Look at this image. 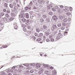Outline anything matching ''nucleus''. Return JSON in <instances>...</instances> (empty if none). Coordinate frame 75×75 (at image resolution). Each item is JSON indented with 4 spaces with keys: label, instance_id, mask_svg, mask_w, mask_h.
<instances>
[{
    "label": "nucleus",
    "instance_id": "nucleus-34",
    "mask_svg": "<svg viewBox=\"0 0 75 75\" xmlns=\"http://www.w3.org/2000/svg\"><path fill=\"white\" fill-rule=\"evenodd\" d=\"M57 74V71H52V74L53 75H55Z\"/></svg>",
    "mask_w": 75,
    "mask_h": 75
},
{
    "label": "nucleus",
    "instance_id": "nucleus-50",
    "mask_svg": "<svg viewBox=\"0 0 75 75\" xmlns=\"http://www.w3.org/2000/svg\"><path fill=\"white\" fill-rule=\"evenodd\" d=\"M46 42H50V39L48 38H47L46 39Z\"/></svg>",
    "mask_w": 75,
    "mask_h": 75
},
{
    "label": "nucleus",
    "instance_id": "nucleus-15",
    "mask_svg": "<svg viewBox=\"0 0 75 75\" xmlns=\"http://www.w3.org/2000/svg\"><path fill=\"white\" fill-rule=\"evenodd\" d=\"M4 7L6 8H8V4H7V3H5L4 4Z\"/></svg>",
    "mask_w": 75,
    "mask_h": 75
},
{
    "label": "nucleus",
    "instance_id": "nucleus-53",
    "mask_svg": "<svg viewBox=\"0 0 75 75\" xmlns=\"http://www.w3.org/2000/svg\"><path fill=\"white\" fill-rule=\"evenodd\" d=\"M34 70L32 69L30 71V73H31V74H33V72H34Z\"/></svg>",
    "mask_w": 75,
    "mask_h": 75
},
{
    "label": "nucleus",
    "instance_id": "nucleus-56",
    "mask_svg": "<svg viewBox=\"0 0 75 75\" xmlns=\"http://www.w3.org/2000/svg\"><path fill=\"white\" fill-rule=\"evenodd\" d=\"M11 72L10 69H9L7 71V73H9V72Z\"/></svg>",
    "mask_w": 75,
    "mask_h": 75
},
{
    "label": "nucleus",
    "instance_id": "nucleus-21",
    "mask_svg": "<svg viewBox=\"0 0 75 75\" xmlns=\"http://www.w3.org/2000/svg\"><path fill=\"white\" fill-rule=\"evenodd\" d=\"M14 9L15 10H18V8L17 6H15L14 7Z\"/></svg>",
    "mask_w": 75,
    "mask_h": 75
},
{
    "label": "nucleus",
    "instance_id": "nucleus-23",
    "mask_svg": "<svg viewBox=\"0 0 75 75\" xmlns=\"http://www.w3.org/2000/svg\"><path fill=\"white\" fill-rule=\"evenodd\" d=\"M11 16L12 17H15L16 16V15L14 13H11Z\"/></svg>",
    "mask_w": 75,
    "mask_h": 75
},
{
    "label": "nucleus",
    "instance_id": "nucleus-35",
    "mask_svg": "<svg viewBox=\"0 0 75 75\" xmlns=\"http://www.w3.org/2000/svg\"><path fill=\"white\" fill-rule=\"evenodd\" d=\"M67 24L65 23H62V26H63V27H65V26H67Z\"/></svg>",
    "mask_w": 75,
    "mask_h": 75
},
{
    "label": "nucleus",
    "instance_id": "nucleus-31",
    "mask_svg": "<svg viewBox=\"0 0 75 75\" xmlns=\"http://www.w3.org/2000/svg\"><path fill=\"white\" fill-rule=\"evenodd\" d=\"M67 18H65L63 20V22H64V23H66V22H67Z\"/></svg>",
    "mask_w": 75,
    "mask_h": 75
},
{
    "label": "nucleus",
    "instance_id": "nucleus-16",
    "mask_svg": "<svg viewBox=\"0 0 75 75\" xmlns=\"http://www.w3.org/2000/svg\"><path fill=\"white\" fill-rule=\"evenodd\" d=\"M59 37H61V38H62V37H64V35H63L61 33H59Z\"/></svg>",
    "mask_w": 75,
    "mask_h": 75
},
{
    "label": "nucleus",
    "instance_id": "nucleus-6",
    "mask_svg": "<svg viewBox=\"0 0 75 75\" xmlns=\"http://www.w3.org/2000/svg\"><path fill=\"white\" fill-rule=\"evenodd\" d=\"M55 9H56L57 11H61V9H59V8L58 7V6H55L54 7Z\"/></svg>",
    "mask_w": 75,
    "mask_h": 75
},
{
    "label": "nucleus",
    "instance_id": "nucleus-58",
    "mask_svg": "<svg viewBox=\"0 0 75 75\" xmlns=\"http://www.w3.org/2000/svg\"><path fill=\"white\" fill-rule=\"evenodd\" d=\"M66 31H69V28H67V27H66Z\"/></svg>",
    "mask_w": 75,
    "mask_h": 75
},
{
    "label": "nucleus",
    "instance_id": "nucleus-40",
    "mask_svg": "<svg viewBox=\"0 0 75 75\" xmlns=\"http://www.w3.org/2000/svg\"><path fill=\"white\" fill-rule=\"evenodd\" d=\"M32 38L33 40H36V38H36V37H35L34 36H33Z\"/></svg>",
    "mask_w": 75,
    "mask_h": 75
},
{
    "label": "nucleus",
    "instance_id": "nucleus-63",
    "mask_svg": "<svg viewBox=\"0 0 75 75\" xmlns=\"http://www.w3.org/2000/svg\"><path fill=\"white\" fill-rule=\"evenodd\" d=\"M50 40L51 41H52V42H53V41H54V39L52 38V39H51Z\"/></svg>",
    "mask_w": 75,
    "mask_h": 75
},
{
    "label": "nucleus",
    "instance_id": "nucleus-32",
    "mask_svg": "<svg viewBox=\"0 0 75 75\" xmlns=\"http://www.w3.org/2000/svg\"><path fill=\"white\" fill-rule=\"evenodd\" d=\"M61 23H59L57 24V25L59 27H60L61 26Z\"/></svg>",
    "mask_w": 75,
    "mask_h": 75
},
{
    "label": "nucleus",
    "instance_id": "nucleus-62",
    "mask_svg": "<svg viewBox=\"0 0 75 75\" xmlns=\"http://www.w3.org/2000/svg\"><path fill=\"white\" fill-rule=\"evenodd\" d=\"M61 29L62 30H65V26H62Z\"/></svg>",
    "mask_w": 75,
    "mask_h": 75
},
{
    "label": "nucleus",
    "instance_id": "nucleus-5",
    "mask_svg": "<svg viewBox=\"0 0 75 75\" xmlns=\"http://www.w3.org/2000/svg\"><path fill=\"white\" fill-rule=\"evenodd\" d=\"M52 18L54 21H57L58 20V16L54 15L52 17Z\"/></svg>",
    "mask_w": 75,
    "mask_h": 75
},
{
    "label": "nucleus",
    "instance_id": "nucleus-52",
    "mask_svg": "<svg viewBox=\"0 0 75 75\" xmlns=\"http://www.w3.org/2000/svg\"><path fill=\"white\" fill-rule=\"evenodd\" d=\"M27 28L28 30H31V26H28Z\"/></svg>",
    "mask_w": 75,
    "mask_h": 75
},
{
    "label": "nucleus",
    "instance_id": "nucleus-29",
    "mask_svg": "<svg viewBox=\"0 0 75 75\" xmlns=\"http://www.w3.org/2000/svg\"><path fill=\"white\" fill-rule=\"evenodd\" d=\"M46 21L48 23H50V19L49 18H47Z\"/></svg>",
    "mask_w": 75,
    "mask_h": 75
},
{
    "label": "nucleus",
    "instance_id": "nucleus-46",
    "mask_svg": "<svg viewBox=\"0 0 75 75\" xmlns=\"http://www.w3.org/2000/svg\"><path fill=\"white\" fill-rule=\"evenodd\" d=\"M25 10L26 11H27V10H28L29 9L27 7H25Z\"/></svg>",
    "mask_w": 75,
    "mask_h": 75
},
{
    "label": "nucleus",
    "instance_id": "nucleus-36",
    "mask_svg": "<svg viewBox=\"0 0 75 75\" xmlns=\"http://www.w3.org/2000/svg\"><path fill=\"white\" fill-rule=\"evenodd\" d=\"M34 35L35 36V37H38V33H36V32H35L34 33Z\"/></svg>",
    "mask_w": 75,
    "mask_h": 75
},
{
    "label": "nucleus",
    "instance_id": "nucleus-55",
    "mask_svg": "<svg viewBox=\"0 0 75 75\" xmlns=\"http://www.w3.org/2000/svg\"><path fill=\"white\" fill-rule=\"evenodd\" d=\"M3 12H4L5 13L6 12L7 10H6V8H4L3 9Z\"/></svg>",
    "mask_w": 75,
    "mask_h": 75
},
{
    "label": "nucleus",
    "instance_id": "nucleus-7",
    "mask_svg": "<svg viewBox=\"0 0 75 75\" xmlns=\"http://www.w3.org/2000/svg\"><path fill=\"white\" fill-rule=\"evenodd\" d=\"M38 3L42 4H44V1L42 0H38Z\"/></svg>",
    "mask_w": 75,
    "mask_h": 75
},
{
    "label": "nucleus",
    "instance_id": "nucleus-64",
    "mask_svg": "<svg viewBox=\"0 0 75 75\" xmlns=\"http://www.w3.org/2000/svg\"><path fill=\"white\" fill-rule=\"evenodd\" d=\"M69 10L71 11H72V7H70L69 8Z\"/></svg>",
    "mask_w": 75,
    "mask_h": 75
},
{
    "label": "nucleus",
    "instance_id": "nucleus-8",
    "mask_svg": "<svg viewBox=\"0 0 75 75\" xmlns=\"http://www.w3.org/2000/svg\"><path fill=\"white\" fill-rule=\"evenodd\" d=\"M57 16L58 18L60 20H62V19H63V17H62V16L59 14H58Z\"/></svg>",
    "mask_w": 75,
    "mask_h": 75
},
{
    "label": "nucleus",
    "instance_id": "nucleus-18",
    "mask_svg": "<svg viewBox=\"0 0 75 75\" xmlns=\"http://www.w3.org/2000/svg\"><path fill=\"white\" fill-rule=\"evenodd\" d=\"M8 47V46H7V45H4L2 47H0V49H3V48H7V47Z\"/></svg>",
    "mask_w": 75,
    "mask_h": 75
},
{
    "label": "nucleus",
    "instance_id": "nucleus-20",
    "mask_svg": "<svg viewBox=\"0 0 75 75\" xmlns=\"http://www.w3.org/2000/svg\"><path fill=\"white\" fill-rule=\"evenodd\" d=\"M35 65L37 68H40V64L38 63L36 64Z\"/></svg>",
    "mask_w": 75,
    "mask_h": 75
},
{
    "label": "nucleus",
    "instance_id": "nucleus-3",
    "mask_svg": "<svg viewBox=\"0 0 75 75\" xmlns=\"http://www.w3.org/2000/svg\"><path fill=\"white\" fill-rule=\"evenodd\" d=\"M18 16V19H19V20H21L22 21V22H23V23H24V22H25V21H26V19L24 18V17H21V15H19Z\"/></svg>",
    "mask_w": 75,
    "mask_h": 75
},
{
    "label": "nucleus",
    "instance_id": "nucleus-49",
    "mask_svg": "<svg viewBox=\"0 0 75 75\" xmlns=\"http://www.w3.org/2000/svg\"><path fill=\"white\" fill-rule=\"evenodd\" d=\"M6 73L4 72V71L2 72L1 73V75H6Z\"/></svg>",
    "mask_w": 75,
    "mask_h": 75
},
{
    "label": "nucleus",
    "instance_id": "nucleus-13",
    "mask_svg": "<svg viewBox=\"0 0 75 75\" xmlns=\"http://www.w3.org/2000/svg\"><path fill=\"white\" fill-rule=\"evenodd\" d=\"M4 24V21L2 20H0V25H3Z\"/></svg>",
    "mask_w": 75,
    "mask_h": 75
},
{
    "label": "nucleus",
    "instance_id": "nucleus-2",
    "mask_svg": "<svg viewBox=\"0 0 75 75\" xmlns=\"http://www.w3.org/2000/svg\"><path fill=\"white\" fill-rule=\"evenodd\" d=\"M20 15L22 18L25 17L26 18H29V14L28 13H21Z\"/></svg>",
    "mask_w": 75,
    "mask_h": 75
},
{
    "label": "nucleus",
    "instance_id": "nucleus-11",
    "mask_svg": "<svg viewBox=\"0 0 75 75\" xmlns=\"http://www.w3.org/2000/svg\"><path fill=\"white\" fill-rule=\"evenodd\" d=\"M24 74L25 75H28L30 74V71H26L24 72Z\"/></svg>",
    "mask_w": 75,
    "mask_h": 75
},
{
    "label": "nucleus",
    "instance_id": "nucleus-26",
    "mask_svg": "<svg viewBox=\"0 0 75 75\" xmlns=\"http://www.w3.org/2000/svg\"><path fill=\"white\" fill-rule=\"evenodd\" d=\"M18 67V65H17V66H15L13 67L11 69H13V70H14L15 69V68L16 67Z\"/></svg>",
    "mask_w": 75,
    "mask_h": 75
},
{
    "label": "nucleus",
    "instance_id": "nucleus-33",
    "mask_svg": "<svg viewBox=\"0 0 75 75\" xmlns=\"http://www.w3.org/2000/svg\"><path fill=\"white\" fill-rule=\"evenodd\" d=\"M0 14L1 16H2V17H3V16H4L5 13H4L3 12H1L0 13Z\"/></svg>",
    "mask_w": 75,
    "mask_h": 75
},
{
    "label": "nucleus",
    "instance_id": "nucleus-19",
    "mask_svg": "<svg viewBox=\"0 0 75 75\" xmlns=\"http://www.w3.org/2000/svg\"><path fill=\"white\" fill-rule=\"evenodd\" d=\"M5 16L7 18H8L10 16V14L8 13H6L5 14Z\"/></svg>",
    "mask_w": 75,
    "mask_h": 75
},
{
    "label": "nucleus",
    "instance_id": "nucleus-9",
    "mask_svg": "<svg viewBox=\"0 0 75 75\" xmlns=\"http://www.w3.org/2000/svg\"><path fill=\"white\" fill-rule=\"evenodd\" d=\"M3 19L4 20V21L5 23H9V22H10L9 21H8V19L7 20V18H3Z\"/></svg>",
    "mask_w": 75,
    "mask_h": 75
},
{
    "label": "nucleus",
    "instance_id": "nucleus-12",
    "mask_svg": "<svg viewBox=\"0 0 75 75\" xmlns=\"http://www.w3.org/2000/svg\"><path fill=\"white\" fill-rule=\"evenodd\" d=\"M43 32L45 33V35L46 36H48L50 35V33L48 32H45V30L43 31Z\"/></svg>",
    "mask_w": 75,
    "mask_h": 75
},
{
    "label": "nucleus",
    "instance_id": "nucleus-37",
    "mask_svg": "<svg viewBox=\"0 0 75 75\" xmlns=\"http://www.w3.org/2000/svg\"><path fill=\"white\" fill-rule=\"evenodd\" d=\"M9 6L10 8H13V5L12 4H10Z\"/></svg>",
    "mask_w": 75,
    "mask_h": 75
},
{
    "label": "nucleus",
    "instance_id": "nucleus-22",
    "mask_svg": "<svg viewBox=\"0 0 75 75\" xmlns=\"http://www.w3.org/2000/svg\"><path fill=\"white\" fill-rule=\"evenodd\" d=\"M48 14L50 16H52V14H53V12H52V11H50L48 13Z\"/></svg>",
    "mask_w": 75,
    "mask_h": 75
},
{
    "label": "nucleus",
    "instance_id": "nucleus-57",
    "mask_svg": "<svg viewBox=\"0 0 75 75\" xmlns=\"http://www.w3.org/2000/svg\"><path fill=\"white\" fill-rule=\"evenodd\" d=\"M28 8V9H29V10H31V6H28V7H27Z\"/></svg>",
    "mask_w": 75,
    "mask_h": 75
},
{
    "label": "nucleus",
    "instance_id": "nucleus-28",
    "mask_svg": "<svg viewBox=\"0 0 75 75\" xmlns=\"http://www.w3.org/2000/svg\"><path fill=\"white\" fill-rule=\"evenodd\" d=\"M36 32H37V33H40V29L38 28H36Z\"/></svg>",
    "mask_w": 75,
    "mask_h": 75
},
{
    "label": "nucleus",
    "instance_id": "nucleus-39",
    "mask_svg": "<svg viewBox=\"0 0 75 75\" xmlns=\"http://www.w3.org/2000/svg\"><path fill=\"white\" fill-rule=\"evenodd\" d=\"M14 28L15 29V30H17L18 29V27H17V26L15 25L14 26Z\"/></svg>",
    "mask_w": 75,
    "mask_h": 75
},
{
    "label": "nucleus",
    "instance_id": "nucleus-60",
    "mask_svg": "<svg viewBox=\"0 0 75 75\" xmlns=\"http://www.w3.org/2000/svg\"><path fill=\"white\" fill-rule=\"evenodd\" d=\"M39 35H40L41 37H43L44 34L42 33H40L39 34Z\"/></svg>",
    "mask_w": 75,
    "mask_h": 75
},
{
    "label": "nucleus",
    "instance_id": "nucleus-48",
    "mask_svg": "<svg viewBox=\"0 0 75 75\" xmlns=\"http://www.w3.org/2000/svg\"><path fill=\"white\" fill-rule=\"evenodd\" d=\"M41 39L40 38H38L37 39H36V41L38 42L40 41H41Z\"/></svg>",
    "mask_w": 75,
    "mask_h": 75
},
{
    "label": "nucleus",
    "instance_id": "nucleus-41",
    "mask_svg": "<svg viewBox=\"0 0 75 75\" xmlns=\"http://www.w3.org/2000/svg\"><path fill=\"white\" fill-rule=\"evenodd\" d=\"M23 30L24 32H27V29L25 28H23Z\"/></svg>",
    "mask_w": 75,
    "mask_h": 75
},
{
    "label": "nucleus",
    "instance_id": "nucleus-61",
    "mask_svg": "<svg viewBox=\"0 0 75 75\" xmlns=\"http://www.w3.org/2000/svg\"><path fill=\"white\" fill-rule=\"evenodd\" d=\"M17 25V23L16 22H14L13 23V25L14 26H15V25Z\"/></svg>",
    "mask_w": 75,
    "mask_h": 75
},
{
    "label": "nucleus",
    "instance_id": "nucleus-59",
    "mask_svg": "<svg viewBox=\"0 0 75 75\" xmlns=\"http://www.w3.org/2000/svg\"><path fill=\"white\" fill-rule=\"evenodd\" d=\"M11 72L12 73V74L14 72V70L12 69H10Z\"/></svg>",
    "mask_w": 75,
    "mask_h": 75
},
{
    "label": "nucleus",
    "instance_id": "nucleus-10",
    "mask_svg": "<svg viewBox=\"0 0 75 75\" xmlns=\"http://www.w3.org/2000/svg\"><path fill=\"white\" fill-rule=\"evenodd\" d=\"M43 72H44L45 74H46V75H47L49 73V71H48L47 70H45L44 71H42L41 73L42 74V73H43Z\"/></svg>",
    "mask_w": 75,
    "mask_h": 75
},
{
    "label": "nucleus",
    "instance_id": "nucleus-4",
    "mask_svg": "<svg viewBox=\"0 0 75 75\" xmlns=\"http://www.w3.org/2000/svg\"><path fill=\"white\" fill-rule=\"evenodd\" d=\"M43 66L44 68H48L51 69H53V67H52L51 66L48 65V64H43Z\"/></svg>",
    "mask_w": 75,
    "mask_h": 75
},
{
    "label": "nucleus",
    "instance_id": "nucleus-43",
    "mask_svg": "<svg viewBox=\"0 0 75 75\" xmlns=\"http://www.w3.org/2000/svg\"><path fill=\"white\" fill-rule=\"evenodd\" d=\"M39 7L40 8H42L43 7V4H40L39 5Z\"/></svg>",
    "mask_w": 75,
    "mask_h": 75
},
{
    "label": "nucleus",
    "instance_id": "nucleus-51",
    "mask_svg": "<svg viewBox=\"0 0 75 75\" xmlns=\"http://www.w3.org/2000/svg\"><path fill=\"white\" fill-rule=\"evenodd\" d=\"M19 68H23V66L21 65H20L19 66Z\"/></svg>",
    "mask_w": 75,
    "mask_h": 75
},
{
    "label": "nucleus",
    "instance_id": "nucleus-42",
    "mask_svg": "<svg viewBox=\"0 0 75 75\" xmlns=\"http://www.w3.org/2000/svg\"><path fill=\"white\" fill-rule=\"evenodd\" d=\"M53 38V36L52 35H50L49 36V38H50V39H51Z\"/></svg>",
    "mask_w": 75,
    "mask_h": 75
},
{
    "label": "nucleus",
    "instance_id": "nucleus-24",
    "mask_svg": "<svg viewBox=\"0 0 75 75\" xmlns=\"http://www.w3.org/2000/svg\"><path fill=\"white\" fill-rule=\"evenodd\" d=\"M40 23H43V22H44V19L43 18H41L40 19Z\"/></svg>",
    "mask_w": 75,
    "mask_h": 75
},
{
    "label": "nucleus",
    "instance_id": "nucleus-47",
    "mask_svg": "<svg viewBox=\"0 0 75 75\" xmlns=\"http://www.w3.org/2000/svg\"><path fill=\"white\" fill-rule=\"evenodd\" d=\"M42 17L43 18H47V16L45 15H44L42 16Z\"/></svg>",
    "mask_w": 75,
    "mask_h": 75
},
{
    "label": "nucleus",
    "instance_id": "nucleus-54",
    "mask_svg": "<svg viewBox=\"0 0 75 75\" xmlns=\"http://www.w3.org/2000/svg\"><path fill=\"white\" fill-rule=\"evenodd\" d=\"M66 14H67V16H70V15H71V13L68 12H67L66 13Z\"/></svg>",
    "mask_w": 75,
    "mask_h": 75
},
{
    "label": "nucleus",
    "instance_id": "nucleus-25",
    "mask_svg": "<svg viewBox=\"0 0 75 75\" xmlns=\"http://www.w3.org/2000/svg\"><path fill=\"white\" fill-rule=\"evenodd\" d=\"M47 26L46 25H43V28L44 30H47Z\"/></svg>",
    "mask_w": 75,
    "mask_h": 75
},
{
    "label": "nucleus",
    "instance_id": "nucleus-30",
    "mask_svg": "<svg viewBox=\"0 0 75 75\" xmlns=\"http://www.w3.org/2000/svg\"><path fill=\"white\" fill-rule=\"evenodd\" d=\"M67 26H66L67 27V28H68L70 27V25L71 24V23H67Z\"/></svg>",
    "mask_w": 75,
    "mask_h": 75
},
{
    "label": "nucleus",
    "instance_id": "nucleus-44",
    "mask_svg": "<svg viewBox=\"0 0 75 75\" xmlns=\"http://www.w3.org/2000/svg\"><path fill=\"white\" fill-rule=\"evenodd\" d=\"M52 11H57L56 9H55V8H52Z\"/></svg>",
    "mask_w": 75,
    "mask_h": 75
},
{
    "label": "nucleus",
    "instance_id": "nucleus-45",
    "mask_svg": "<svg viewBox=\"0 0 75 75\" xmlns=\"http://www.w3.org/2000/svg\"><path fill=\"white\" fill-rule=\"evenodd\" d=\"M56 29H55V28H53V27L52 28H51V30H52V31H55V30Z\"/></svg>",
    "mask_w": 75,
    "mask_h": 75
},
{
    "label": "nucleus",
    "instance_id": "nucleus-14",
    "mask_svg": "<svg viewBox=\"0 0 75 75\" xmlns=\"http://www.w3.org/2000/svg\"><path fill=\"white\" fill-rule=\"evenodd\" d=\"M14 19V18H13V17H11L8 20V21L10 22V21H11L13 20Z\"/></svg>",
    "mask_w": 75,
    "mask_h": 75
},
{
    "label": "nucleus",
    "instance_id": "nucleus-27",
    "mask_svg": "<svg viewBox=\"0 0 75 75\" xmlns=\"http://www.w3.org/2000/svg\"><path fill=\"white\" fill-rule=\"evenodd\" d=\"M52 27L53 28H54L55 29H57V25H56V24H54L53 25Z\"/></svg>",
    "mask_w": 75,
    "mask_h": 75
},
{
    "label": "nucleus",
    "instance_id": "nucleus-1",
    "mask_svg": "<svg viewBox=\"0 0 75 75\" xmlns=\"http://www.w3.org/2000/svg\"><path fill=\"white\" fill-rule=\"evenodd\" d=\"M46 2L47 5L46 6L47 7H45V8H47V10H50V9H51V7H52V4H49V1L47 0L46 1Z\"/></svg>",
    "mask_w": 75,
    "mask_h": 75
},
{
    "label": "nucleus",
    "instance_id": "nucleus-38",
    "mask_svg": "<svg viewBox=\"0 0 75 75\" xmlns=\"http://www.w3.org/2000/svg\"><path fill=\"white\" fill-rule=\"evenodd\" d=\"M21 26L22 27H23V28H25V27H26V25H25L24 24H22Z\"/></svg>",
    "mask_w": 75,
    "mask_h": 75
},
{
    "label": "nucleus",
    "instance_id": "nucleus-17",
    "mask_svg": "<svg viewBox=\"0 0 75 75\" xmlns=\"http://www.w3.org/2000/svg\"><path fill=\"white\" fill-rule=\"evenodd\" d=\"M6 13L9 14H10L11 13V12H10V9H7Z\"/></svg>",
    "mask_w": 75,
    "mask_h": 75
}]
</instances>
